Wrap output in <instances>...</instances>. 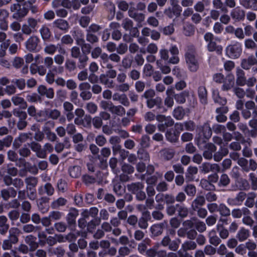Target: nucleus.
<instances>
[{"label":"nucleus","instance_id":"f257e3e1","mask_svg":"<svg viewBox=\"0 0 257 257\" xmlns=\"http://www.w3.org/2000/svg\"><path fill=\"white\" fill-rule=\"evenodd\" d=\"M185 61L188 68L191 72H196L199 68V63L194 46L189 45L186 49Z\"/></svg>","mask_w":257,"mask_h":257},{"label":"nucleus","instance_id":"f03ea898","mask_svg":"<svg viewBox=\"0 0 257 257\" xmlns=\"http://www.w3.org/2000/svg\"><path fill=\"white\" fill-rule=\"evenodd\" d=\"M196 132L198 133L196 137L197 145L200 147L202 143H205L212 135V131L208 123H205L203 125L198 127Z\"/></svg>","mask_w":257,"mask_h":257},{"label":"nucleus","instance_id":"7ed1b4c3","mask_svg":"<svg viewBox=\"0 0 257 257\" xmlns=\"http://www.w3.org/2000/svg\"><path fill=\"white\" fill-rule=\"evenodd\" d=\"M38 27V20L32 17L27 18L26 22L22 26L23 34L30 35L37 31Z\"/></svg>","mask_w":257,"mask_h":257},{"label":"nucleus","instance_id":"20e7f679","mask_svg":"<svg viewBox=\"0 0 257 257\" xmlns=\"http://www.w3.org/2000/svg\"><path fill=\"white\" fill-rule=\"evenodd\" d=\"M242 53L241 44L235 42L228 45L226 48V55L230 58H238Z\"/></svg>","mask_w":257,"mask_h":257},{"label":"nucleus","instance_id":"39448f33","mask_svg":"<svg viewBox=\"0 0 257 257\" xmlns=\"http://www.w3.org/2000/svg\"><path fill=\"white\" fill-rule=\"evenodd\" d=\"M11 11L13 13L12 18L17 21H21L28 14V10L25 7H21L18 4H14L10 7Z\"/></svg>","mask_w":257,"mask_h":257},{"label":"nucleus","instance_id":"423d86ee","mask_svg":"<svg viewBox=\"0 0 257 257\" xmlns=\"http://www.w3.org/2000/svg\"><path fill=\"white\" fill-rule=\"evenodd\" d=\"M44 67L46 68V73L47 69L52 70L53 72L56 74H61L64 71V68L62 66H54V61L52 57L47 56L43 59Z\"/></svg>","mask_w":257,"mask_h":257},{"label":"nucleus","instance_id":"0eeeda50","mask_svg":"<svg viewBox=\"0 0 257 257\" xmlns=\"http://www.w3.org/2000/svg\"><path fill=\"white\" fill-rule=\"evenodd\" d=\"M9 16V12L5 9H0V30L6 31L9 28L8 18Z\"/></svg>","mask_w":257,"mask_h":257},{"label":"nucleus","instance_id":"6e6552de","mask_svg":"<svg viewBox=\"0 0 257 257\" xmlns=\"http://www.w3.org/2000/svg\"><path fill=\"white\" fill-rule=\"evenodd\" d=\"M246 197V193L240 192L235 198H229L227 203L230 206H240Z\"/></svg>","mask_w":257,"mask_h":257},{"label":"nucleus","instance_id":"1a4fd4ad","mask_svg":"<svg viewBox=\"0 0 257 257\" xmlns=\"http://www.w3.org/2000/svg\"><path fill=\"white\" fill-rule=\"evenodd\" d=\"M78 215V211L74 208H71L69 211L66 217L67 222L69 227L74 226L76 224V219Z\"/></svg>","mask_w":257,"mask_h":257},{"label":"nucleus","instance_id":"9d476101","mask_svg":"<svg viewBox=\"0 0 257 257\" xmlns=\"http://www.w3.org/2000/svg\"><path fill=\"white\" fill-rule=\"evenodd\" d=\"M40 115H43V118H45L46 119L47 116L53 119H56L60 116V112L56 109L49 110L46 109L45 110H41L39 112Z\"/></svg>","mask_w":257,"mask_h":257},{"label":"nucleus","instance_id":"9b49d317","mask_svg":"<svg viewBox=\"0 0 257 257\" xmlns=\"http://www.w3.org/2000/svg\"><path fill=\"white\" fill-rule=\"evenodd\" d=\"M257 64V59L253 55H250L246 58L241 60V66L245 70H248L254 65Z\"/></svg>","mask_w":257,"mask_h":257},{"label":"nucleus","instance_id":"f8f14e48","mask_svg":"<svg viewBox=\"0 0 257 257\" xmlns=\"http://www.w3.org/2000/svg\"><path fill=\"white\" fill-rule=\"evenodd\" d=\"M39 42L40 40L37 36L30 37L25 43L27 49L30 51H35Z\"/></svg>","mask_w":257,"mask_h":257},{"label":"nucleus","instance_id":"ddd939ff","mask_svg":"<svg viewBox=\"0 0 257 257\" xmlns=\"http://www.w3.org/2000/svg\"><path fill=\"white\" fill-rule=\"evenodd\" d=\"M32 150L36 153L37 157L39 158L44 159L46 157V153L42 150L41 146L36 142H32L30 144Z\"/></svg>","mask_w":257,"mask_h":257},{"label":"nucleus","instance_id":"4468645a","mask_svg":"<svg viewBox=\"0 0 257 257\" xmlns=\"http://www.w3.org/2000/svg\"><path fill=\"white\" fill-rule=\"evenodd\" d=\"M129 17L134 19L135 21L139 23H142L145 19V14L137 12L135 8H131L128 11Z\"/></svg>","mask_w":257,"mask_h":257},{"label":"nucleus","instance_id":"2eb2a0df","mask_svg":"<svg viewBox=\"0 0 257 257\" xmlns=\"http://www.w3.org/2000/svg\"><path fill=\"white\" fill-rule=\"evenodd\" d=\"M150 212L146 211L143 212L142 217L138 220L139 226L142 229H146L148 226V221L150 219Z\"/></svg>","mask_w":257,"mask_h":257},{"label":"nucleus","instance_id":"dca6fc26","mask_svg":"<svg viewBox=\"0 0 257 257\" xmlns=\"http://www.w3.org/2000/svg\"><path fill=\"white\" fill-rule=\"evenodd\" d=\"M223 84L222 89L224 91L228 90L233 87L234 83V78L233 75L228 74L223 80Z\"/></svg>","mask_w":257,"mask_h":257},{"label":"nucleus","instance_id":"f3484780","mask_svg":"<svg viewBox=\"0 0 257 257\" xmlns=\"http://www.w3.org/2000/svg\"><path fill=\"white\" fill-rule=\"evenodd\" d=\"M176 126L178 129H179L182 131L184 130L192 131L195 128V124L193 121L188 120L183 122L182 123H177Z\"/></svg>","mask_w":257,"mask_h":257},{"label":"nucleus","instance_id":"a211bd4d","mask_svg":"<svg viewBox=\"0 0 257 257\" xmlns=\"http://www.w3.org/2000/svg\"><path fill=\"white\" fill-rule=\"evenodd\" d=\"M31 133H22L15 140L13 143V146L16 148L20 147L22 143L26 142L30 137Z\"/></svg>","mask_w":257,"mask_h":257},{"label":"nucleus","instance_id":"6ab92c4d","mask_svg":"<svg viewBox=\"0 0 257 257\" xmlns=\"http://www.w3.org/2000/svg\"><path fill=\"white\" fill-rule=\"evenodd\" d=\"M58 52L60 54H56L54 56L53 59L54 62L57 64L58 66H61L64 62L65 58L63 56L66 53L65 49L61 47H60L58 50Z\"/></svg>","mask_w":257,"mask_h":257},{"label":"nucleus","instance_id":"aec40b11","mask_svg":"<svg viewBox=\"0 0 257 257\" xmlns=\"http://www.w3.org/2000/svg\"><path fill=\"white\" fill-rule=\"evenodd\" d=\"M8 239L10 240L13 243H17L18 241V236L21 233L20 229L17 227H12L9 231Z\"/></svg>","mask_w":257,"mask_h":257},{"label":"nucleus","instance_id":"412c9836","mask_svg":"<svg viewBox=\"0 0 257 257\" xmlns=\"http://www.w3.org/2000/svg\"><path fill=\"white\" fill-rule=\"evenodd\" d=\"M166 224L167 222L166 221L161 223L154 224L150 227V231L154 236L160 235L162 233L163 228Z\"/></svg>","mask_w":257,"mask_h":257},{"label":"nucleus","instance_id":"4be33fe9","mask_svg":"<svg viewBox=\"0 0 257 257\" xmlns=\"http://www.w3.org/2000/svg\"><path fill=\"white\" fill-rule=\"evenodd\" d=\"M216 150V147L211 143H208L206 145L205 150L204 151L203 155L205 159L210 160L212 158V154Z\"/></svg>","mask_w":257,"mask_h":257},{"label":"nucleus","instance_id":"5701e85b","mask_svg":"<svg viewBox=\"0 0 257 257\" xmlns=\"http://www.w3.org/2000/svg\"><path fill=\"white\" fill-rule=\"evenodd\" d=\"M1 194L4 200H8L11 197H15L17 195V192L13 187H10L2 190Z\"/></svg>","mask_w":257,"mask_h":257},{"label":"nucleus","instance_id":"b1692460","mask_svg":"<svg viewBox=\"0 0 257 257\" xmlns=\"http://www.w3.org/2000/svg\"><path fill=\"white\" fill-rule=\"evenodd\" d=\"M230 15L233 19L240 21L244 18L245 13L239 7H236L231 11Z\"/></svg>","mask_w":257,"mask_h":257},{"label":"nucleus","instance_id":"393cba45","mask_svg":"<svg viewBox=\"0 0 257 257\" xmlns=\"http://www.w3.org/2000/svg\"><path fill=\"white\" fill-rule=\"evenodd\" d=\"M250 214L249 210L246 207H242L241 208H235L231 211L232 216L234 218H240L242 215H247Z\"/></svg>","mask_w":257,"mask_h":257},{"label":"nucleus","instance_id":"a878e982","mask_svg":"<svg viewBox=\"0 0 257 257\" xmlns=\"http://www.w3.org/2000/svg\"><path fill=\"white\" fill-rule=\"evenodd\" d=\"M38 91L41 95H45L48 98H52L54 97V90L51 88L47 89L44 85H40L38 88Z\"/></svg>","mask_w":257,"mask_h":257},{"label":"nucleus","instance_id":"bb28decb","mask_svg":"<svg viewBox=\"0 0 257 257\" xmlns=\"http://www.w3.org/2000/svg\"><path fill=\"white\" fill-rule=\"evenodd\" d=\"M249 230L242 227L237 232L236 237L239 241L242 242L247 239L249 236Z\"/></svg>","mask_w":257,"mask_h":257},{"label":"nucleus","instance_id":"cd10ccee","mask_svg":"<svg viewBox=\"0 0 257 257\" xmlns=\"http://www.w3.org/2000/svg\"><path fill=\"white\" fill-rule=\"evenodd\" d=\"M236 83L239 86H244L246 84V78L244 71L240 68L236 69Z\"/></svg>","mask_w":257,"mask_h":257},{"label":"nucleus","instance_id":"c85d7f7f","mask_svg":"<svg viewBox=\"0 0 257 257\" xmlns=\"http://www.w3.org/2000/svg\"><path fill=\"white\" fill-rule=\"evenodd\" d=\"M240 5L246 9L257 11V0H242Z\"/></svg>","mask_w":257,"mask_h":257},{"label":"nucleus","instance_id":"c756f323","mask_svg":"<svg viewBox=\"0 0 257 257\" xmlns=\"http://www.w3.org/2000/svg\"><path fill=\"white\" fill-rule=\"evenodd\" d=\"M36 240V237L32 235H27L25 238V242L29 245L32 251L35 250L38 247V244Z\"/></svg>","mask_w":257,"mask_h":257},{"label":"nucleus","instance_id":"7c9ffc66","mask_svg":"<svg viewBox=\"0 0 257 257\" xmlns=\"http://www.w3.org/2000/svg\"><path fill=\"white\" fill-rule=\"evenodd\" d=\"M30 72L32 74H35L37 73L41 76H44L46 74V68L43 65L38 66L35 64H32L30 66Z\"/></svg>","mask_w":257,"mask_h":257},{"label":"nucleus","instance_id":"2f4dec72","mask_svg":"<svg viewBox=\"0 0 257 257\" xmlns=\"http://www.w3.org/2000/svg\"><path fill=\"white\" fill-rule=\"evenodd\" d=\"M39 193L42 195L46 193L48 195L51 196L53 194L54 189L51 184L46 183L44 186H41L38 189Z\"/></svg>","mask_w":257,"mask_h":257},{"label":"nucleus","instance_id":"473e14b6","mask_svg":"<svg viewBox=\"0 0 257 257\" xmlns=\"http://www.w3.org/2000/svg\"><path fill=\"white\" fill-rule=\"evenodd\" d=\"M39 32L42 39L44 41L49 40L51 37L50 30L46 25H43L41 26Z\"/></svg>","mask_w":257,"mask_h":257},{"label":"nucleus","instance_id":"72a5a7b5","mask_svg":"<svg viewBox=\"0 0 257 257\" xmlns=\"http://www.w3.org/2000/svg\"><path fill=\"white\" fill-rule=\"evenodd\" d=\"M209 241L210 244L217 246L221 242V239L218 237L216 231L212 229L208 233Z\"/></svg>","mask_w":257,"mask_h":257},{"label":"nucleus","instance_id":"f704fd0d","mask_svg":"<svg viewBox=\"0 0 257 257\" xmlns=\"http://www.w3.org/2000/svg\"><path fill=\"white\" fill-rule=\"evenodd\" d=\"M205 203V199L202 196H198L192 201L191 207L193 210H196L199 207L203 206Z\"/></svg>","mask_w":257,"mask_h":257},{"label":"nucleus","instance_id":"c9c22d12","mask_svg":"<svg viewBox=\"0 0 257 257\" xmlns=\"http://www.w3.org/2000/svg\"><path fill=\"white\" fill-rule=\"evenodd\" d=\"M11 100L15 105L19 106L22 109H25L27 106L24 99L18 95L13 96Z\"/></svg>","mask_w":257,"mask_h":257},{"label":"nucleus","instance_id":"e433bc0d","mask_svg":"<svg viewBox=\"0 0 257 257\" xmlns=\"http://www.w3.org/2000/svg\"><path fill=\"white\" fill-rule=\"evenodd\" d=\"M182 11V9H177L173 8H168L164 10V14L170 19L174 17H178Z\"/></svg>","mask_w":257,"mask_h":257},{"label":"nucleus","instance_id":"4c0bfd02","mask_svg":"<svg viewBox=\"0 0 257 257\" xmlns=\"http://www.w3.org/2000/svg\"><path fill=\"white\" fill-rule=\"evenodd\" d=\"M53 25L62 31H67L69 29L68 23L63 19H57L53 22Z\"/></svg>","mask_w":257,"mask_h":257},{"label":"nucleus","instance_id":"58836bf2","mask_svg":"<svg viewBox=\"0 0 257 257\" xmlns=\"http://www.w3.org/2000/svg\"><path fill=\"white\" fill-rule=\"evenodd\" d=\"M99 80L100 83L105 85L106 87L112 88L114 87L113 81L109 79L108 77L104 74H102L100 75Z\"/></svg>","mask_w":257,"mask_h":257},{"label":"nucleus","instance_id":"ea45409f","mask_svg":"<svg viewBox=\"0 0 257 257\" xmlns=\"http://www.w3.org/2000/svg\"><path fill=\"white\" fill-rule=\"evenodd\" d=\"M144 185L140 182L132 183L127 186V188L129 191L136 194H138L139 193L144 189Z\"/></svg>","mask_w":257,"mask_h":257},{"label":"nucleus","instance_id":"a19ab883","mask_svg":"<svg viewBox=\"0 0 257 257\" xmlns=\"http://www.w3.org/2000/svg\"><path fill=\"white\" fill-rule=\"evenodd\" d=\"M227 111V109L225 107H221L219 108H217L216 109V112L217 113H219L218 115L216 116V120L218 122H224L226 120L227 117L226 116L223 115V113H226Z\"/></svg>","mask_w":257,"mask_h":257},{"label":"nucleus","instance_id":"79ce46f5","mask_svg":"<svg viewBox=\"0 0 257 257\" xmlns=\"http://www.w3.org/2000/svg\"><path fill=\"white\" fill-rule=\"evenodd\" d=\"M28 114L32 116H35L38 121L42 122L45 120V118H43V115H40L39 112L36 113V109L34 106H30L27 110Z\"/></svg>","mask_w":257,"mask_h":257},{"label":"nucleus","instance_id":"37998d69","mask_svg":"<svg viewBox=\"0 0 257 257\" xmlns=\"http://www.w3.org/2000/svg\"><path fill=\"white\" fill-rule=\"evenodd\" d=\"M111 113L116 114L119 116H122L125 113V110L121 105H112L110 107L109 111Z\"/></svg>","mask_w":257,"mask_h":257},{"label":"nucleus","instance_id":"c03bdc74","mask_svg":"<svg viewBox=\"0 0 257 257\" xmlns=\"http://www.w3.org/2000/svg\"><path fill=\"white\" fill-rule=\"evenodd\" d=\"M197 247V244L195 241L189 240L185 241L181 245V249L184 251L195 249Z\"/></svg>","mask_w":257,"mask_h":257},{"label":"nucleus","instance_id":"a18cd8bd","mask_svg":"<svg viewBox=\"0 0 257 257\" xmlns=\"http://www.w3.org/2000/svg\"><path fill=\"white\" fill-rule=\"evenodd\" d=\"M216 229L219 232V236L222 239H226L229 235L228 230L224 228L222 224L218 223L216 225Z\"/></svg>","mask_w":257,"mask_h":257},{"label":"nucleus","instance_id":"49530a36","mask_svg":"<svg viewBox=\"0 0 257 257\" xmlns=\"http://www.w3.org/2000/svg\"><path fill=\"white\" fill-rule=\"evenodd\" d=\"M109 213L105 209H102L99 212V218H96L94 220L95 225H99L101 222V220H108L109 218Z\"/></svg>","mask_w":257,"mask_h":257},{"label":"nucleus","instance_id":"de8ad7c7","mask_svg":"<svg viewBox=\"0 0 257 257\" xmlns=\"http://www.w3.org/2000/svg\"><path fill=\"white\" fill-rule=\"evenodd\" d=\"M212 97L215 102L218 103L221 105H225L226 102V100L225 98L220 96L218 90H213Z\"/></svg>","mask_w":257,"mask_h":257},{"label":"nucleus","instance_id":"09e8293b","mask_svg":"<svg viewBox=\"0 0 257 257\" xmlns=\"http://www.w3.org/2000/svg\"><path fill=\"white\" fill-rule=\"evenodd\" d=\"M207 49L210 52L216 51L220 54L222 51V47L221 46L217 45L214 41L210 42L207 44Z\"/></svg>","mask_w":257,"mask_h":257},{"label":"nucleus","instance_id":"8fccbe9b","mask_svg":"<svg viewBox=\"0 0 257 257\" xmlns=\"http://www.w3.org/2000/svg\"><path fill=\"white\" fill-rule=\"evenodd\" d=\"M67 200L64 198L60 197L56 200H54L51 204V206L53 209H57L60 206H64L67 203Z\"/></svg>","mask_w":257,"mask_h":257},{"label":"nucleus","instance_id":"3c124183","mask_svg":"<svg viewBox=\"0 0 257 257\" xmlns=\"http://www.w3.org/2000/svg\"><path fill=\"white\" fill-rule=\"evenodd\" d=\"M40 226H34L32 224H27L23 226L22 230L24 232L26 233L35 232L38 230H40Z\"/></svg>","mask_w":257,"mask_h":257},{"label":"nucleus","instance_id":"603ef678","mask_svg":"<svg viewBox=\"0 0 257 257\" xmlns=\"http://www.w3.org/2000/svg\"><path fill=\"white\" fill-rule=\"evenodd\" d=\"M176 206L177 208L178 215L182 218L186 217L189 214V209L184 205H180L177 204Z\"/></svg>","mask_w":257,"mask_h":257},{"label":"nucleus","instance_id":"864d4df0","mask_svg":"<svg viewBox=\"0 0 257 257\" xmlns=\"http://www.w3.org/2000/svg\"><path fill=\"white\" fill-rule=\"evenodd\" d=\"M174 117L178 119H182L185 115V111L183 108L181 106H178L175 108L173 112Z\"/></svg>","mask_w":257,"mask_h":257},{"label":"nucleus","instance_id":"5fc2aeb1","mask_svg":"<svg viewBox=\"0 0 257 257\" xmlns=\"http://www.w3.org/2000/svg\"><path fill=\"white\" fill-rule=\"evenodd\" d=\"M69 174L72 178H78L81 175V169L78 166L71 167L69 169Z\"/></svg>","mask_w":257,"mask_h":257},{"label":"nucleus","instance_id":"6e6d98bb","mask_svg":"<svg viewBox=\"0 0 257 257\" xmlns=\"http://www.w3.org/2000/svg\"><path fill=\"white\" fill-rule=\"evenodd\" d=\"M75 39L77 44L81 46L83 51H85L87 53H89L90 52L91 47L90 44L85 43L84 40L83 39L75 38Z\"/></svg>","mask_w":257,"mask_h":257},{"label":"nucleus","instance_id":"4d7b16f0","mask_svg":"<svg viewBox=\"0 0 257 257\" xmlns=\"http://www.w3.org/2000/svg\"><path fill=\"white\" fill-rule=\"evenodd\" d=\"M198 95L201 102L206 103L207 102V91L204 87L201 86L199 88Z\"/></svg>","mask_w":257,"mask_h":257},{"label":"nucleus","instance_id":"13d9d810","mask_svg":"<svg viewBox=\"0 0 257 257\" xmlns=\"http://www.w3.org/2000/svg\"><path fill=\"white\" fill-rule=\"evenodd\" d=\"M58 49V45L54 44H49L46 46L44 48V52L49 55H53Z\"/></svg>","mask_w":257,"mask_h":257},{"label":"nucleus","instance_id":"bf43d9fd","mask_svg":"<svg viewBox=\"0 0 257 257\" xmlns=\"http://www.w3.org/2000/svg\"><path fill=\"white\" fill-rule=\"evenodd\" d=\"M218 211L223 216H228L230 214V209L225 204L222 203L219 205Z\"/></svg>","mask_w":257,"mask_h":257},{"label":"nucleus","instance_id":"052dcab7","mask_svg":"<svg viewBox=\"0 0 257 257\" xmlns=\"http://www.w3.org/2000/svg\"><path fill=\"white\" fill-rule=\"evenodd\" d=\"M255 194L254 193L248 194L247 198L245 202V205L248 207L251 208L254 204V198Z\"/></svg>","mask_w":257,"mask_h":257},{"label":"nucleus","instance_id":"680f3d73","mask_svg":"<svg viewBox=\"0 0 257 257\" xmlns=\"http://www.w3.org/2000/svg\"><path fill=\"white\" fill-rule=\"evenodd\" d=\"M26 183L29 189L35 187L38 183V179L34 177H29L26 179Z\"/></svg>","mask_w":257,"mask_h":257},{"label":"nucleus","instance_id":"e2e57ef3","mask_svg":"<svg viewBox=\"0 0 257 257\" xmlns=\"http://www.w3.org/2000/svg\"><path fill=\"white\" fill-rule=\"evenodd\" d=\"M78 67L79 69H83L86 65L89 58L86 54H82L79 56Z\"/></svg>","mask_w":257,"mask_h":257},{"label":"nucleus","instance_id":"0e129e2a","mask_svg":"<svg viewBox=\"0 0 257 257\" xmlns=\"http://www.w3.org/2000/svg\"><path fill=\"white\" fill-rule=\"evenodd\" d=\"M242 222L244 225L248 226L250 227L253 226L254 223V221L250 216V214L244 215L242 219Z\"/></svg>","mask_w":257,"mask_h":257},{"label":"nucleus","instance_id":"69168bd1","mask_svg":"<svg viewBox=\"0 0 257 257\" xmlns=\"http://www.w3.org/2000/svg\"><path fill=\"white\" fill-rule=\"evenodd\" d=\"M131 250L126 246H123L119 248L118 254L116 257H124L128 255Z\"/></svg>","mask_w":257,"mask_h":257},{"label":"nucleus","instance_id":"338daca9","mask_svg":"<svg viewBox=\"0 0 257 257\" xmlns=\"http://www.w3.org/2000/svg\"><path fill=\"white\" fill-rule=\"evenodd\" d=\"M194 28L191 24H186L184 27L183 33L185 36H191L194 34Z\"/></svg>","mask_w":257,"mask_h":257},{"label":"nucleus","instance_id":"774afa93","mask_svg":"<svg viewBox=\"0 0 257 257\" xmlns=\"http://www.w3.org/2000/svg\"><path fill=\"white\" fill-rule=\"evenodd\" d=\"M184 191L189 196H194L196 192L195 186L192 184L187 185L185 187Z\"/></svg>","mask_w":257,"mask_h":257}]
</instances>
